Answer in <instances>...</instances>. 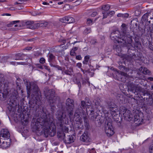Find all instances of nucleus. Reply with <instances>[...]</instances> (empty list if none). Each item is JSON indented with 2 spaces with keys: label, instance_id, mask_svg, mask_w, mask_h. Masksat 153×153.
I'll use <instances>...</instances> for the list:
<instances>
[{
  "label": "nucleus",
  "instance_id": "obj_20",
  "mask_svg": "<svg viewBox=\"0 0 153 153\" xmlns=\"http://www.w3.org/2000/svg\"><path fill=\"white\" fill-rule=\"evenodd\" d=\"M60 21L64 23H71L74 22V19L73 18L71 17L66 16L61 19Z\"/></svg>",
  "mask_w": 153,
  "mask_h": 153
},
{
  "label": "nucleus",
  "instance_id": "obj_58",
  "mask_svg": "<svg viewBox=\"0 0 153 153\" xmlns=\"http://www.w3.org/2000/svg\"><path fill=\"white\" fill-rule=\"evenodd\" d=\"M64 130H65V133H67L68 132V128L67 127H66V126H65L64 128H63V130L64 132H65Z\"/></svg>",
  "mask_w": 153,
  "mask_h": 153
},
{
  "label": "nucleus",
  "instance_id": "obj_35",
  "mask_svg": "<svg viewBox=\"0 0 153 153\" xmlns=\"http://www.w3.org/2000/svg\"><path fill=\"white\" fill-rule=\"evenodd\" d=\"M134 48L135 49V48L138 49L141 46V43L140 42H135L134 43Z\"/></svg>",
  "mask_w": 153,
  "mask_h": 153
},
{
  "label": "nucleus",
  "instance_id": "obj_44",
  "mask_svg": "<svg viewBox=\"0 0 153 153\" xmlns=\"http://www.w3.org/2000/svg\"><path fill=\"white\" fill-rule=\"evenodd\" d=\"M82 84L84 85H85L87 82H88L89 83V82L88 81V79H84L82 78Z\"/></svg>",
  "mask_w": 153,
  "mask_h": 153
},
{
  "label": "nucleus",
  "instance_id": "obj_32",
  "mask_svg": "<svg viewBox=\"0 0 153 153\" xmlns=\"http://www.w3.org/2000/svg\"><path fill=\"white\" fill-rule=\"evenodd\" d=\"M110 8V5L109 4H106L102 6V9L105 12H108V10Z\"/></svg>",
  "mask_w": 153,
  "mask_h": 153
},
{
  "label": "nucleus",
  "instance_id": "obj_47",
  "mask_svg": "<svg viewBox=\"0 0 153 153\" xmlns=\"http://www.w3.org/2000/svg\"><path fill=\"white\" fill-rule=\"evenodd\" d=\"M91 66V65H83L82 67L85 70L88 69V67H90Z\"/></svg>",
  "mask_w": 153,
  "mask_h": 153
},
{
  "label": "nucleus",
  "instance_id": "obj_40",
  "mask_svg": "<svg viewBox=\"0 0 153 153\" xmlns=\"http://www.w3.org/2000/svg\"><path fill=\"white\" fill-rule=\"evenodd\" d=\"M91 31L90 28H88L86 29L84 31V33L85 34H88Z\"/></svg>",
  "mask_w": 153,
  "mask_h": 153
},
{
  "label": "nucleus",
  "instance_id": "obj_64",
  "mask_svg": "<svg viewBox=\"0 0 153 153\" xmlns=\"http://www.w3.org/2000/svg\"><path fill=\"white\" fill-rule=\"evenodd\" d=\"M150 153H153V147H151V149L149 150Z\"/></svg>",
  "mask_w": 153,
  "mask_h": 153
},
{
  "label": "nucleus",
  "instance_id": "obj_2",
  "mask_svg": "<svg viewBox=\"0 0 153 153\" xmlns=\"http://www.w3.org/2000/svg\"><path fill=\"white\" fill-rule=\"evenodd\" d=\"M42 114L40 115L39 122L38 123L43 127H44V133L45 137H47L48 135L51 137L53 136L56 134V131L55 128L52 127L51 125L54 124L53 121L50 118L47 117V114L44 112H41Z\"/></svg>",
  "mask_w": 153,
  "mask_h": 153
},
{
  "label": "nucleus",
  "instance_id": "obj_46",
  "mask_svg": "<svg viewBox=\"0 0 153 153\" xmlns=\"http://www.w3.org/2000/svg\"><path fill=\"white\" fill-rule=\"evenodd\" d=\"M45 60L44 58H41L39 60V62L42 64L44 63L45 62Z\"/></svg>",
  "mask_w": 153,
  "mask_h": 153
},
{
  "label": "nucleus",
  "instance_id": "obj_60",
  "mask_svg": "<svg viewBox=\"0 0 153 153\" xmlns=\"http://www.w3.org/2000/svg\"><path fill=\"white\" fill-rule=\"evenodd\" d=\"M16 9L18 10H20L22 9V7L21 6H17L16 7Z\"/></svg>",
  "mask_w": 153,
  "mask_h": 153
},
{
  "label": "nucleus",
  "instance_id": "obj_13",
  "mask_svg": "<svg viewBox=\"0 0 153 153\" xmlns=\"http://www.w3.org/2000/svg\"><path fill=\"white\" fill-rule=\"evenodd\" d=\"M121 110L124 119L126 120L129 121L131 120L132 119V115L130 111L127 110L125 108H124L122 110L121 109Z\"/></svg>",
  "mask_w": 153,
  "mask_h": 153
},
{
  "label": "nucleus",
  "instance_id": "obj_9",
  "mask_svg": "<svg viewBox=\"0 0 153 153\" xmlns=\"http://www.w3.org/2000/svg\"><path fill=\"white\" fill-rule=\"evenodd\" d=\"M120 40L118 41L120 42V43L122 44L123 46H127L128 44L129 45L128 46H132V36L128 34L127 35L123 36L122 38H121Z\"/></svg>",
  "mask_w": 153,
  "mask_h": 153
},
{
  "label": "nucleus",
  "instance_id": "obj_53",
  "mask_svg": "<svg viewBox=\"0 0 153 153\" xmlns=\"http://www.w3.org/2000/svg\"><path fill=\"white\" fill-rule=\"evenodd\" d=\"M76 80L77 81V84L78 85L79 89H80L81 87V83L79 81L77 80V79H76Z\"/></svg>",
  "mask_w": 153,
  "mask_h": 153
},
{
  "label": "nucleus",
  "instance_id": "obj_36",
  "mask_svg": "<svg viewBox=\"0 0 153 153\" xmlns=\"http://www.w3.org/2000/svg\"><path fill=\"white\" fill-rule=\"evenodd\" d=\"M85 102L87 104L86 105H87V106H90L92 103L91 101L87 97L85 98Z\"/></svg>",
  "mask_w": 153,
  "mask_h": 153
},
{
  "label": "nucleus",
  "instance_id": "obj_34",
  "mask_svg": "<svg viewBox=\"0 0 153 153\" xmlns=\"http://www.w3.org/2000/svg\"><path fill=\"white\" fill-rule=\"evenodd\" d=\"M87 104L84 101L82 100L81 102V106H81L82 108V110H83V109H85V108H86V106L87 105H86Z\"/></svg>",
  "mask_w": 153,
  "mask_h": 153
},
{
  "label": "nucleus",
  "instance_id": "obj_55",
  "mask_svg": "<svg viewBox=\"0 0 153 153\" xmlns=\"http://www.w3.org/2000/svg\"><path fill=\"white\" fill-rule=\"evenodd\" d=\"M144 67H141L139 68V71L140 72V73H143V70L144 69Z\"/></svg>",
  "mask_w": 153,
  "mask_h": 153
},
{
  "label": "nucleus",
  "instance_id": "obj_1",
  "mask_svg": "<svg viewBox=\"0 0 153 153\" xmlns=\"http://www.w3.org/2000/svg\"><path fill=\"white\" fill-rule=\"evenodd\" d=\"M23 81L26 87L28 95H30L31 94L32 98L29 102L30 106L36 111L42 103L40 90L36 82H30L26 79H23Z\"/></svg>",
  "mask_w": 153,
  "mask_h": 153
},
{
  "label": "nucleus",
  "instance_id": "obj_54",
  "mask_svg": "<svg viewBox=\"0 0 153 153\" xmlns=\"http://www.w3.org/2000/svg\"><path fill=\"white\" fill-rule=\"evenodd\" d=\"M82 63H83V65H91V62H86L84 61H83L82 62Z\"/></svg>",
  "mask_w": 153,
  "mask_h": 153
},
{
  "label": "nucleus",
  "instance_id": "obj_57",
  "mask_svg": "<svg viewBox=\"0 0 153 153\" xmlns=\"http://www.w3.org/2000/svg\"><path fill=\"white\" fill-rule=\"evenodd\" d=\"M114 12L113 11H111L110 12H108V13H109V15L108 16H111L114 14Z\"/></svg>",
  "mask_w": 153,
  "mask_h": 153
},
{
  "label": "nucleus",
  "instance_id": "obj_30",
  "mask_svg": "<svg viewBox=\"0 0 153 153\" xmlns=\"http://www.w3.org/2000/svg\"><path fill=\"white\" fill-rule=\"evenodd\" d=\"M147 15V13L144 14L142 16L141 21L143 23L144 22H148V21H149L148 20L149 19H148Z\"/></svg>",
  "mask_w": 153,
  "mask_h": 153
},
{
  "label": "nucleus",
  "instance_id": "obj_41",
  "mask_svg": "<svg viewBox=\"0 0 153 153\" xmlns=\"http://www.w3.org/2000/svg\"><path fill=\"white\" fill-rule=\"evenodd\" d=\"M143 71L144 72L143 74H147L150 73L149 71L147 68H144Z\"/></svg>",
  "mask_w": 153,
  "mask_h": 153
},
{
  "label": "nucleus",
  "instance_id": "obj_51",
  "mask_svg": "<svg viewBox=\"0 0 153 153\" xmlns=\"http://www.w3.org/2000/svg\"><path fill=\"white\" fill-rule=\"evenodd\" d=\"M141 13V12L138 10H136L135 12V13L136 16H138Z\"/></svg>",
  "mask_w": 153,
  "mask_h": 153
},
{
  "label": "nucleus",
  "instance_id": "obj_12",
  "mask_svg": "<svg viewBox=\"0 0 153 153\" xmlns=\"http://www.w3.org/2000/svg\"><path fill=\"white\" fill-rule=\"evenodd\" d=\"M106 124L105 125V131L106 134L108 136H111L114 134L113 128L112 126L111 122L109 121L107 123L106 121Z\"/></svg>",
  "mask_w": 153,
  "mask_h": 153
},
{
  "label": "nucleus",
  "instance_id": "obj_10",
  "mask_svg": "<svg viewBox=\"0 0 153 153\" xmlns=\"http://www.w3.org/2000/svg\"><path fill=\"white\" fill-rule=\"evenodd\" d=\"M123 35L121 34L120 31L117 30H114L111 33L110 37L111 39L114 41L115 43H120V39L122 38Z\"/></svg>",
  "mask_w": 153,
  "mask_h": 153
},
{
  "label": "nucleus",
  "instance_id": "obj_18",
  "mask_svg": "<svg viewBox=\"0 0 153 153\" xmlns=\"http://www.w3.org/2000/svg\"><path fill=\"white\" fill-rule=\"evenodd\" d=\"M107 103L108 108L110 109L111 114H113L114 113H115L117 107L116 105L114 103L113 101H108Z\"/></svg>",
  "mask_w": 153,
  "mask_h": 153
},
{
  "label": "nucleus",
  "instance_id": "obj_49",
  "mask_svg": "<svg viewBox=\"0 0 153 153\" xmlns=\"http://www.w3.org/2000/svg\"><path fill=\"white\" fill-rule=\"evenodd\" d=\"M97 123L99 125H101L103 123V120H100L99 119V120H97Z\"/></svg>",
  "mask_w": 153,
  "mask_h": 153
},
{
  "label": "nucleus",
  "instance_id": "obj_59",
  "mask_svg": "<svg viewBox=\"0 0 153 153\" xmlns=\"http://www.w3.org/2000/svg\"><path fill=\"white\" fill-rule=\"evenodd\" d=\"M76 59L79 60H80L82 59V57L80 55L76 56Z\"/></svg>",
  "mask_w": 153,
  "mask_h": 153
},
{
  "label": "nucleus",
  "instance_id": "obj_63",
  "mask_svg": "<svg viewBox=\"0 0 153 153\" xmlns=\"http://www.w3.org/2000/svg\"><path fill=\"white\" fill-rule=\"evenodd\" d=\"M149 49L153 51V45H150L149 46Z\"/></svg>",
  "mask_w": 153,
  "mask_h": 153
},
{
  "label": "nucleus",
  "instance_id": "obj_48",
  "mask_svg": "<svg viewBox=\"0 0 153 153\" xmlns=\"http://www.w3.org/2000/svg\"><path fill=\"white\" fill-rule=\"evenodd\" d=\"M70 55L71 56H74L76 54L75 51H74V50L72 49L70 52Z\"/></svg>",
  "mask_w": 153,
  "mask_h": 153
},
{
  "label": "nucleus",
  "instance_id": "obj_43",
  "mask_svg": "<svg viewBox=\"0 0 153 153\" xmlns=\"http://www.w3.org/2000/svg\"><path fill=\"white\" fill-rule=\"evenodd\" d=\"M93 105L97 106L99 104V102L98 101L96 100H94L93 102Z\"/></svg>",
  "mask_w": 153,
  "mask_h": 153
},
{
  "label": "nucleus",
  "instance_id": "obj_31",
  "mask_svg": "<svg viewBox=\"0 0 153 153\" xmlns=\"http://www.w3.org/2000/svg\"><path fill=\"white\" fill-rule=\"evenodd\" d=\"M141 59L140 57L137 54H134L131 58L129 60L131 61L133 60H140Z\"/></svg>",
  "mask_w": 153,
  "mask_h": 153
},
{
  "label": "nucleus",
  "instance_id": "obj_22",
  "mask_svg": "<svg viewBox=\"0 0 153 153\" xmlns=\"http://www.w3.org/2000/svg\"><path fill=\"white\" fill-rule=\"evenodd\" d=\"M83 110H82V108L81 106H78V108L75 111L74 117V118H79L81 115V113H83Z\"/></svg>",
  "mask_w": 153,
  "mask_h": 153
},
{
  "label": "nucleus",
  "instance_id": "obj_17",
  "mask_svg": "<svg viewBox=\"0 0 153 153\" xmlns=\"http://www.w3.org/2000/svg\"><path fill=\"white\" fill-rule=\"evenodd\" d=\"M136 52L133 46L128 47V59L129 60L134 55Z\"/></svg>",
  "mask_w": 153,
  "mask_h": 153
},
{
  "label": "nucleus",
  "instance_id": "obj_39",
  "mask_svg": "<svg viewBox=\"0 0 153 153\" xmlns=\"http://www.w3.org/2000/svg\"><path fill=\"white\" fill-rule=\"evenodd\" d=\"M90 57V56L89 55L86 56L84 57V61L88 62H91L90 61H89Z\"/></svg>",
  "mask_w": 153,
  "mask_h": 153
},
{
  "label": "nucleus",
  "instance_id": "obj_3",
  "mask_svg": "<svg viewBox=\"0 0 153 153\" xmlns=\"http://www.w3.org/2000/svg\"><path fill=\"white\" fill-rule=\"evenodd\" d=\"M44 92L45 96L48 99V102L51 107L54 106V105L51 104L56 103L57 101H59V97L55 96V92L53 89L48 90V88H46L44 90Z\"/></svg>",
  "mask_w": 153,
  "mask_h": 153
},
{
  "label": "nucleus",
  "instance_id": "obj_7",
  "mask_svg": "<svg viewBox=\"0 0 153 153\" xmlns=\"http://www.w3.org/2000/svg\"><path fill=\"white\" fill-rule=\"evenodd\" d=\"M66 109L69 116L73 115L74 108V102L73 99L68 98L66 101Z\"/></svg>",
  "mask_w": 153,
  "mask_h": 153
},
{
  "label": "nucleus",
  "instance_id": "obj_26",
  "mask_svg": "<svg viewBox=\"0 0 153 153\" xmlns=\"http://www.w3.org/2000/svg\"><path fill=\"white\" fill-rule=\"evenodd\" d=\"M25 55L22 53H18L15 55L14 59L16 60H23L24 59Z\"/></svg>",
  "mask_w": 153,
  "mask_h": 153
},
{
  "label": "nucleus",
  "instance_id": "obj_45",
  "mask_svg": "<svg viewBox=\"0 0 153 153\" xmlns=\"http://www.w3.org/2000/svg\"><path fill=\"white\" fill-rule=\"evenodd\" d=\"M92 20L89 19H87V24L88 25H90L92 24Z\"/></svg>",
  "mask_w": 153,
  "mask_h": 153
},
{
  "label": "nucleus",
  "instance_id": "obj_42",
  "mask_svg": "<svg viewBox=\"0 0 153 153\" xmlns=\"http://www.w3.org/2000/svg\"><path fill=\"white\" fill-rule=\"evenodd\" d=\"M143 71L144 72L143 74H147L150 73L149 71L147 68H144Z\"/></svg>",
  "mask_w": 153,
  "mask_h": 153
},
{
  "label": "nucleus",
  "instance_id": "obj_24",
  "mask_svg": "<svg viewBox=\"0 0 153 153\" xmlns=\"http://www.w3.org/2000/svg\"><path fill=\"white\" fill-rule=\"evenodd\" d=\"M127 25L124 23L121 26V32L123 36H125V35H127V34H128V33L127 32Z\"/></svg>",
  "mask_w": 153,
  "mask_h": 153
},
{
  "label": "nucleus",
  "instance_id": "obj_29",
  "mask_svg": "<svg viewBox=\"0 0 153 153\" xmlns=\"http://www.w3.org/2000/svg\"><path fill=\"white\" fill-rule=\"evenodd\" d=\"M84 122V125L87 129H89L90 126L87 117H84L83 118Z\"/></svg>",
  "mask_w": 153,
  "mask_h": 153
},
{
  "label": "nucleus",
  "instance_id": "obj_11",
  "mask_svg": "<svg viewBox=\"0 0 153 153\" xmlns=\"http://www.w3.org/2000/svg\"><path fill=\"white\" fill-rule=\"evenodd\" d=\"M1 75H0L1 76ZM4 79L3 77L0 76V96H3L4 98L7 96L9 93L8 90L7 88L4 87Z\"/></svg>",
  "mask_w": 153,
  "mask_h": 153
},
{
  "label": "nucleus",
  "instance_id": "obj_25",
  "mask_svg": "<svg viewBox=\"0 0 153 153\" xmlns=\"http://www.w3.org/2000/svg\"><path fill=\"white\" fill-rule=\"evenodd\" d=\"M60 129L62 130V131L57 132V136L58 137L60 140H63L65 136V132L63 131V127L62 128Z\"/></svg>",
  "mask_w": 153,
  "mask_h": 153
},
{
  "label": "nucleus",
  "instance_id": "obj_15",
  "mask_svg": "<svg viewBox=\"0 0 153 153\" xmlns=\"http://www.w3.org/2000/svg\"><path fill=\"white\" fill-rule=\"evenodd\" d=\"M80 140L85 143L86 145L89 144V143L91 141V140L88 135V132H85L80 137Z\"/></svg>",
  "mask_w": 153,
  "mask_h": 153
},
{
  "label": "nucleus",
  "instance_id": "obj_8",
  "mask_svg": "<svg viewBox=\"0 0 153 153\" xmlns=\"http://www.w3.org/2000/svg\"><path fill=\"white\" fill-rule=\"evenodd\" d=\"M141 98L144 100L148 102V103L150 105H152L153 103V94L149 93L147 91L144 90V92H143L141 94Z\"/></svg>",
  "mask_w": 153,
  "mask_h": 153
},
{
  "label": "nucleus",
  "instance_id": "obj_61",
  "mask_svg": "<svg viewBox=\"0 0 153 153\" xmlns=\"http://www.w3.org/2000/svg\"><path fill=\"white\" fill-rule=\"evenodd\" d=\"M82 64L81 63H78L76 64V66L80 68L82 67Z\"/></svg>",
  "mask_w": 153,
  "mask_h": 153
},
{
  "label": "nucleus",
  "instance_id": "obj_5",
  "mask_svg": "<svg viewBox=\"0 0 153 153\" xmlns=\"http://www.w3.org/2000/svg\"><path fill=\"white\" fill-rule=\"evenodd\" d=\"M118 68L120 70L118 74V80L122 82H128L126 80L128 77V75L127 72L129 71V69L123 65L119 64L118 66Z\"/></svg>",
  "mask_w": 153,
  "mask_h": 153
},
{
  "label": "nucleus",
  "instance_id": "obj_19",
  "mask_svg": "<svg viewBox=\"0 0 153 153\" xmlns=\"http://www.w3.org/2000/svg\"><path fill=\"white\" fill-rule=\"evenodd\" d=\"M75 138V136L73 135H68L67 137L65 136L63 140L66 144H69L73 142Z\"/></svg>",
  "mask_w": 153,
  "mask_h": 153
},
{
  "label": "nucleus",
  "instance_id": "obj_27",
  "mask_svg": "<svg viewBox=\"0 0 153 153\" xmlns=\"http://www.w3.org/2000/svg\"><path fill=\"white\" fill-rule=\"evenodd\" d=\"M49 22H41L38 23L36 24V26L39 27H46L47 25L49 24Z\"/></svg>",
  "mask_w": 153,
  "mask_h": 153
},
{
  "label": "nucleus",
  "instance_id": "obj_37",
  "mask_svg": "<svg viewBox=\"0 0 153 153\" xmlns=\"http://www.w3.org/2000/svg\"><path fill=\"white\" fill-rule=\"evenodd\" d=\"M55 68H57L58 70H61L62 71V73H63V70H65V68L63 67L62 68L61 67L59 66V65H56Z\"/></svg>",
  "mask_w": 153,
  "mask_h": 153
},
{
  "label": "nucleus",
  "instance_id": "obj_6",
  "mask_svg": "<svg viewBox=\"0 0 153 153\" xmlns=\"http://www.w3.org/2000/svg\"><path fill=\"white\" fill-rule=\"evenodd\" d=\"M126 85L128 88V90L134 94L138 95L139 93L140 95L145 90L141 87L138 85L134 84L132 82L128 81V82H126Z\"/></svg>",
  "mask_w": 153,
  "mask_h": 153
},
{
  "label": "nucleus",
  "instance_id": "obj_52",
  "mask_svg": "<svg viewBox=\"0 0 153 153\" xmlns=\"http://www.w3.org/2000/svg\"><path fill=\"white\" fill-rule=\"evenodd\" d=\"M97 14V12H93L91 15V16L92 17H94Z\"/></svg>",
  "mask_w": 153,
  "mask_h": 153
},
{
  "label": "nucleus",
  "instance_id": "obj_28",
  "mask_svg": "<svg viewBox=\"0 0 153 153\" xmlns=\"http://www.w3.org/2000/svg\"><path fill=\"white\" fill-rule=\"evenodd\" d=\"M48 60L50 63L53 61L55 59V56L51 53H49L48 55Z\"/></svg>",
  "mask_w": 153,
  "mask_h": 153
},
{
  "label": "nucleus",
  "instance_id": "obj_62",
  "mask_svg": "<svg viewBox=\"0 0 153 153\" xmlns=\"http://www.w3.org/2000/svg\"><path fill=\"white\" fill-rule=\"evenodd\" d=\"M135 42H140L138 38L135 37L134 39Z\"/></svg>",
  "mask_w": 153,
  "mask_h": 153
},
{
  "label": "nucleus",
  "instance_id": "obj_38",
  "mask_svg": "<svg viewBox=\"0 0 153 153\" xmlns=\"http://www.w3.org/2000/svg\"><path fill=\"white\" fill-rule=\"evenodd\" d=\"M102 13L103 15V19H104L107 18V16H108L109 15V13H108V12H102Z\"/></svg>",
  "mask_w": 153,
  "mask_h": 153
},
{
  "label": "nucleus",
  "instance_id": "obj_14",
  "mask_svg": "<svg viewBox=\"0 0 153 153\" xmlns=\"http://www.w3.org/2000/svg\"><path fill=\"white\" fill-rule=\"evenodd\" d=\"M4 141H3V139H0V146L3 149H6L9 147L11 143V140L10 139H3Z\"/></svg>",
  "mask_w": 153,
  "mask_h": 153
},
{
  "label": "nucleus",
  "instance_id": "obj_56",
  "mask_svg": "<svg viewBox=\"0 0 153 153\" xmlns=\"http://www.w3.org/2000/svg\"><path fill=\"white\" fill-rule=\"evenodd\" d=\"M13 25V22H10V23H9V24H7V27H12Z\"/></svg>",
  "mask_w": 153,
  "mask_h": 153
},
{
  "label": "nucleus",
  "instance_id": "obj_23",
  "mask_svg": "<svg viewBox=\"0 0 153 153\" xmlns=\"http://www.w3.org/2000/svg\"><path fill=\"white\" fill-rule=\"evenodd\" d=\"M115 43L113 46V49L119 54V53L122 50V47H123L124 46L122 45V44L121 43H118V44H117V43Z\"/></svg>",
  "mask_w": 153,
  "mask_h": 153
},
{
  "label": "nucleus",
  "instance_id": "obj_16",
  "mask_svg": "<svg viewBox=\"0 0 153 153\" xmlns=\"http://www.w3.org/2000/svg\"><path fill=\"white\" fill-rule=\"evenodd\" d=\"M10 134L8 130L6 129H3L1 131L0 139H10Z\"/></svg>",
  "mask_w": 153,
  "mask_h": 153
},
{
  "label": "nucleus",
  "instance_id": "obj_50",
  "mask_svg": "<svg viewBox=\"0 0 153 153\" xmlns=\"http://www.w3.org/2000/svg\"><path fill=\"white\" fill-rule=\"evenodd\" d=\"M64 73L67 75H70L71 73V72L68 70H66L64 71Z\"/></svg>",
  "mask_w": 153,
  "mask_h": 153
},
{
  "label": "nucleus",
  "instance_id": "obj_4",
  "mask_svg": "<svg viewBox=\"0 0 153 153\" xmlns=\"http://www.w3.org/2000/svg\"><path fill=\"white\" fill-rule=\"evenodd\" d=\"M56 119V125L58 128L62 129L63 127L64 120L66 118L65 113L60 110H58L55 114Z\"/></svg>",
  "mask_w": 153,
  "mask_h": 153
},
{
  "label": "nucleus",
  "instance_id": "obj_33",
  "mask_svg": "<svg viewBox=\"0 0 153 153\" xmlns=\"http://www.w3.org/2000/svg\"><path fill=\"white\" fill-rule=\"evenodd\" d=\"M142 120L141 118H140V115L138 114H137L134 116V122L138 121V122H140V121Z\"/></svg>",
  "mask_w": 153,
  "mask_h": 153
},
{
  "label": "nucleus",
  "instance_id": "obj_21",
  "mask_svg": "<svg viewBox=\"0 0 153 153\" xmlns=\"http://www.w3.org/2000/svg\"><path fill=\"white\" fill-rule=\"evenodd\" d=\"M34 22L33 21H28L22 24V26H25L27 28L34 29L35 28L34 26Z\"/></svg>",
  "mask_w": 153,
  "mask_h": 153
}]
</instances>
